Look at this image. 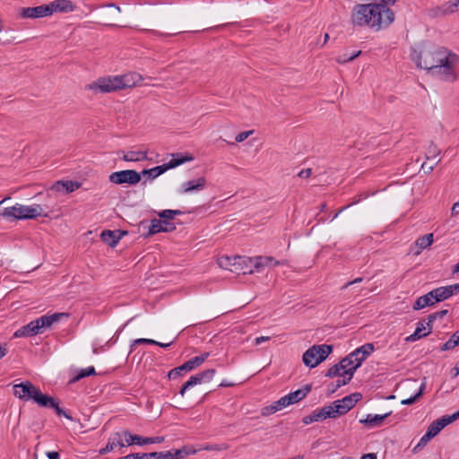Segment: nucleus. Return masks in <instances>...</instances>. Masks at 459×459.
<instances>
[{"label": "nucleus", "mask_w": 459, "mask_h": 459, "mask_svg": "<svg viewBox=\"0 0 459 459\" xmlns=\"http://www.w3.org/2000/svg\"><path fill=\"white\" fill-rule=\"evenodd\" d=\"M446 420L448 425L459 419V410L452 415L443 416Z\"/></svg>", "instance_id": "56"}, {"label": "nucleus", "mask_w": 459, "mask_h": 459, "mask_svg": "<svg viewBox=\"0 0 459 459\" xmlns=\"http://www.w3.org/2000/svg\"><path fill=\"white\" fill-rule=\"evenodd\" d=\"M319 411L321 413V417H322L323 420L327 418H330V419L337 418L334 413V410H333L332 403L328 406H325V407L321 408L319 410Z\"/></svg>", "instance_id": "45"}, {"label": "nucleus", "mask_w": 459, "mask_h": 459, "mask_svg": "<svg viewBox=\"0 0 459 459\" xmlns=\"http://www.w3.org/2000/svg\"><path fill=\"white\" fill-rule=\"evenodd\" d=\"M193 160L194 157L191 154L174 153L172 154L171 160L168 163H164V165L167 168V170H169Z\"/></svg>", "instance_id": "24"}, {"label": "nucleus", "mask_w": 459, "mask_h": 459, "mask_svg": "<svg viewBox=\"0 0 459 459\" xmlns=\"http://www.w3.org/2000/svg\"><path fill=\"white\" fill-rule=\"evenodd\" d=\"M176 230L175 223L169 221H162L158 219H153L151 221V224L149 226V230L146 235L152 236L160 232H172Z\"/></svg>", "instance_id": "14"}, {"label": "nucleus", "mask_w": 459, "mask_h": 459, "mask_svg": "<svg viewBox=\"0 0 459 459\" xmlns=\"http://www.w3.org/2000/svg\"><path fill=\"white\" fill-rule=\"evenodd\" d=\"M207 184V180L204 177H200L197 179L189 180L181 185L180 193L186 194L195 191L203 190Z\"/></svg>", "instance_id": "18"}, {"label": "nucleus", "mask_w": 459, "mask_h": 459, "mask_svg": "<svg viewBox=\"0 0 459 459\" xmlns=\"http://www.w3.org/2000/svg\"><path fill=\"white\" fill-rule=\"evenodd\" d=\"M311 389V385H306L302 388L298 389L294 392H290L282 397L285 400L287 405L289 406L303 400L308 394Z\"/></svg>", "instance_id": "15"}, {"label": "nucleus", "mask_w": 459, "mask_h": 459, "mask_svg": "<svg viewBox=\"0 0 459 459\" xmlns=\"http://www.w3.org/2000/svg\"><path fill=\"white\" fill-rule=\"evenodd\" d=\"M195 450H189L187 447L184 446L180 449H177L175 451H165L162 452L163 455H166L164 459H183L188 455L195 454Z\"/></svg>", "instance_id": "33"}, {"label": "nucleus", "mask_w": 459, "mask_h": 459, "mask_svg": "<svg viewBox=\"0 0 459 459\" xmlns=\"http://www.w3.org/2000/svg\"><path fill=\"white\" fill-rule=\"evenodd\" d=\"M425 330H426V326L424 325V321L419 322L417 324V327H416L414 333L412 334L409 335L408 337H406L405 341L406 342H415L422 337L429 335L431 333L432 329L429 328L428 332H425Z\"/></svg>", "instance_id": "32"}, {"label": "nucleus", "mask_w": 459, "mask_h": 459, "mask_svg": "<svg viewBox=\"0 0 459 459\" xmlns=\"http://www.w3.org/2000/svg\"><path fill=\"white\" fill-rule=\"evenodd\" d=\"M38 391L39 388L29 380L13 385V394L20 400L33 402Z\"/></svg>", "instance_id": "12"}, {"label": "nucleus", "mask_w": 459, "mask_h": 459, "mask_svg": "<svg viewBox=\"0 0 459 459\" xmlns=\"http://www.w3.org/2000/svg\"><path fill=\"white\" fill-rule=\"evenodd\" d=\"M247 261L254 265L256 272H259L260 268L264 266L273 267L282 264L280 261H276L273 256H256L255 258H247Z\"/></svg>", "instance_id": "17"}, {"label": "nucleus", "mask_w": 459, "mask_h": 459, "mask_svg": "<svg viewBox=\"0 0 459 459\" xmlns=\"http://www.w3.org/2000/svg\"><path fill=\"white\" fill-rule=\"evenodd\" d=\"M456 12L455 2H446L443 4L431 9L433 16H443Z\"/></svg>", "instance_id": "27"}, {"label": "nucleus", "mask_w": 459, "mask_h": 459, "mask_svg": "<svg viewBox=\"0 0 459 459\" xmlns=\"http://www.w3.org/2000/svg\"><path fill=\"white\" fill-rule=\"evenodd\" d=\"M332 351V345H313L304 352L302 357L303 363L311 368H315L324 361Z\"/></svg>", "instance_id": "6"}, {"label": "nucleus", "mask_w": 459, "mask_h": 459, "mask_svg": "<svg viewBox=\"0 0 459 459\" xmlns=\"http://www.w3.org/2000/svg\"><path fill=\"white\" fill-rule=\"evenodd\" d=\"M452 296L448 285L438 287L418 298L412 307L414 310H420L426 307L433 306L437 302L444 301Z\"/></svg>", "instance_id": "4"}, {"label": "nucleus", "mask_w": 459, "mask_h": 459, "mask_svg": "<svg viewBox=\"0 0 459 459\" xmlns=\"http://www.w3.org/2000/svg\"><path fill=\"white\" fill-rule=\"evenodd\" d=\"M126 231L123 230H103L100 234L101 240L111 247H115Z\"/></svg>", "instance_id": "16"}, {"label": "nucleus", "mask_w": 459, "mask_h": 459, "mask_svg": "<svg viewBox=\"0 0 459 459\" xmlns=\"http://www.w3.org/2000/svg\"><path fill=\"white\" fill-rule=\"evenodd\" d=\"M108 180L116 185H136L141 181V173L134 169H126L111 173Z\"/></svg>", "instance_id": "8"}, {"label": "nucleus", "mask_w": 459, "mask_h": 459, "mask_svg": "<svg viewBox=\"0 0 459 459\" xmlns=\"http://www.w3.org/2000/svg\"><path fill=\"white\" fill-rule=\"evenodd\" d=\"M218 264L222 268L229 269V270L232 271V269L229 268V266L231 265V264H230V258L228 256H222V257L219 258Z\"/></svg>", "instance_id": "53"}, {"label": "nucleus", "mask_w": 459, "mask_h": 459, "mask_svg": "<svg viewBox=\"0 0 459 459\" xmlns=\"http://www.w3.org/2000/svg\"><path fill=\"white\" fill-rule=\"evenodd\" d=\"M362 398L361 394L353 393L332 403L336 417L346 414Z\"/></svg>", "instance_id": "11"}, {"label": "nucleus", "mask_w": 459, "mask_h": 459, "mask_svg": "<svg viewBox=\"0 0 459 459\" xmlns=\"http://www.w3.org/2000/svg\"><path fill=\"white\" fill-rule=\"evenodd\" d=\"M366 197H367V195H364V194H360V195H359L357 197H355V198H354V200H353L351 204H347V205L343 206L342 208H341V209H340V210H339V211H338V212L333 215V219H335V218H337V217H338V215H339L342 211L346 210L347 208L351 207V205H353V204H358V203H359V202H360L363 198H366Z\"/></svg>", "instance_id": "47"}, {"label": "nucleus", "mask_w": 459, "mask_h": 459, "mask_svg": "<svg viewBox=\"0 0 459 459\" xmlns=\"http://www.w3.org/2000/svg\"><path fill=\"white\" fill-rule=\"evenodd\" d=\"M42 212V208L39 204L31 206L22 205V220H31L39 216Z\"/></svg>", "instance_id": "26"}, {"label": "nucleus", "mask_w": 459, "mask_h": 459, "mask_svg": "<svg viewBox=\"0 0 459 459\" xmlns=\"http://www.w3.org/2000/svg\"><path fill=\"white\" fill-rule=\"evenodd\" d=\"M458 345V341H455L453 339V337L451 336L450 339L446 342L441 347H440V350L442 351H449V350H452L454 349L455 347H456Z\"/></svg>", "instance_id": "51"}, {"label": "nucleus", "mask_w": 459, "mask_h": 459, "mask_svg": "<svg viewBox=\"0 0 459 459\" xmlns=\"http://www.w3.org/2000/svg\"><path fill=\"white\" fill-rule=\"evenodd\" d=\"M435 436L427 429V432L421 437L417 446L413 448V451H416L417 449H420L421 447H424L427 446V444L430 441L431 438H433Z\"/></svg>", "instance_id": "46"}, {"label": "nucleus", "mask_w": 459, "mask_h": 459, "mask_svg": "<svg viewBox=\"0 0 459 459\" xmlns=\"http://www.w3.org/2000/svg\"><path fill=\"white\" fill-rule=\"evenodd\" d=\"M33 403L43 408H52L57 413V402L52 396L43 394L39 389Z\"/></svg>", "instance_id": "21"}, {"label": "nucleus", "mask_w": 459, "mask_h": 459, "mask_svg": "<svg viewBox=\"0 0 459 459\" xmlns=\"http://www.w3.org/2000/svg\"><path fill=\"white\" fill-rule=\"evenodd\" d=\"M391 414V411L386 412L383 415L378 414H368L365 419L359 420V423L368 426L370 428L379 427L384 422V420Z\"/></svg>", "instance_id": "25"}, {"label": "nucleus", "mask_w": 459, "mask_h": 459, "mask_svg": "<svg viewBox=\"0 0 459 459\" xmlns=\"http://www.w3.org/2000/svg\"><path fill=\"white\" fill-rule=\"evenodd\" d=\"M33 403L43 408H52L57 413V402L52 396L43 394L39 389Z\"/></svg>", "instance_id": "22"}, {"label": "nucleus", "mask_w": 459, "mask_h": 459, "mask_svg": "<svg viewBox=\"0 0 459 459\" xmlns=\"http://www.w3.org/2000/svg\"><path fill=\"white\" fill-rule=\"evenodd\" d=\"M362 398L361 394L353 393L332 403L336 417L346 414Z\"/></svg>", "instance_id": "9"}, {"label": "nucleus", "mask_w": 459, "mask_h": 459, "mask_svg": "<svg viewBox=\"0 0 459 459\" xmlns=\"http://www.w3.org/2000/svg\"><path fill=\"white\" fill-rule=\"evenodd\" d=\"M311 173H312L311 169H302L299 173V177L301 178H309L311 176Z\"/></svg>", "instance_id": "59"}, {"label": "nucleus", "mask_w": 459, "mask_h": 459, "mask_svg": "<svg viewBox=\"0 0 459 459\" xmlns=\"http://www.w3.org/2000/svg\"><path fill=\"white\" fill-rule=\"evenodd\" d=\"M37 334H39L38 323L36 322V320H32L27 325L20 327L17 331H15V333H13V337H31Z\"/></svg>", "instance_id": "20"}, {"label": "nucleus", "mask_w": 459, "mask_h": 459, "mask_svg": "<svg viewBox=\"0 0 459 459\" xmlns=\"http://www.w3.org/2000/svg\"><path fill=\"white\" fill-rule=\"evenodd\" d=\"M352 377H351L350 375H348V377L347 378H343V379H338L336 381V384L335 385L333 386V389H329V392L330 393H334L338 388L347 385L351 380Z\"/></svg>", "instance_id": "52"}, {"label": "nucleus", "mask_w": 459, "mask_h": 459, "mask_svg": "<svg viewBox=\"0 0 459 459\" xmlns=\"http://www.w3.org/2000/svg\"><path fill=\"white\" fill-rule=\"evenodd\" d=\"M321 420H323V419L321 417V413H320L319 410L313 411L309 415L305 416L302 419V422L305 425H308V424H311L313 422L321 421Z\"/></svg>", "instance_id": "40"}, {"label": "nucleus", "mask_w": 459, "mask_h": 459, "mask_svg": "<svg viewBox=\"0 0 459 459\" xmlns=\"http://www.w3.org/2000/svg\"><path fill=\"white\" fill-rule=\"evenodd\" d=\"M448 286H449V289H450L453 296L459 292V282L452 284V285H448Z\"/></svg>", "instance_id": "62"}, {"label": "nucleus", "mask_w": 459, "mask_h": 459, "mask_svg": "<svg viewBox=\"0 0 459 459\" xmlns=\"http://www.w3.org/2000/svg\"><path fill=\"white\" fill-rule=\"evenodd\" d=\"M64 416L67 420L75 422V420L72 416V413L70 411H65L59 407V417Z\"/></svg>", "instance_id": "58"}, {"label": "nucleus", "mask_w": 459, "mask_h": 459, "mask_svg": "<svg viewBox=\"0 0 459 459\" xmlns=\"http://www.w3.org/2000/svg\"><path fill=\"white\" fill-rule=\"evenodd\" d=\"M215 373L216 370L214 368H209L200 372V374L202 375L203 383L210 382L213 376L215 375Z\"/></svg>", "instance_id": "48"}, {"label": "nucleus", "mask_w": 459, "mask_h": 459, "mask_svg": "<svg viewBox=\"0 0 459 459\" xmlns=\"http://www.w3.org/2000/svg\"><path fill=\"white\" fill-rule=\"evenodd\" d=\"M448 286H449V289H450L453 296L459 292V282L452 284V285H448Z\"/></svg>", "instance_id": "63"}, {"label": "nucleus", "mask_w": 459, "mask_h": 459, "mask_svg": "<svg viewBox=\"0 0 459 459\" xmlns=\"http://www.w3.org/2000/svg\"><path fill=\"white\" fill-rule=\"evenodd\" d=\"M122 159L125 161H141L147 160V152H127L126 153H124Z\"/></svg>", "instance_id": "34"}, {"label": "nucleus", "mask_w": 459, "mask_h": 459, "mask_svg": "<svg viewBox=\"0 0 459 459\" xmlns=\"http://www.w3.org/2000/svg\"><path fill=\"white\" fill-rule=\"evenodd\" d=\"M360 459H377V455L374 453L365 454Z\"/></svg>", "instance_id": "64"}, {"label": "nucleus", "mask_w": 459, "mask_h": 459, "mask_svg": "<svg viewBox=\"0 0 459 459\" xmlns=\"http://www.w3.org/2000/svg\"><path fill=\"white\" fill-rule=\"evenodd\" d=\"M148 444H160L163 442L164 437H148Z\"/></svg>", "instance_id": "60"}, {"label": "nucleus", "mask_w": 459, "mask_h": 459, "mask_svg": "<svg viewBox=\"0 0 459 459\" xmlns=\"http://www.w3.org/2000/svg\"><path fill=\"white\" fill-rule=\"evenodd\" d=\"M124 437H125V442L126 443V446H132V445H138V446H143L148 445V437H142L139 435L131 434L130 431L124 429Z\"/></svg>", "instance_id": "28"}, {"label": "nucleus", "mask_w": 459, "mask_h": 459, "mask_svg": "<svg viewBox=\"0 0 459 459\" xmlns=\"http://www.w3.org/2000/svg\"><path fill=\"white\" fill-rule=\"evenodd\" d=\"M425 387H426L425 383H422L420 387V389H419V391H418V393L415 395L411 396V397H409L407 399L403 400L402 401V404H403V405H411V404L414 403L420 397H421V395L423 394V391H424Z\"/></svg>", "instance_id": "44"}, {"label": "nucleus", "mask_w": 459, "mask_h": 459, "mask_svg": "<svg viewBox=\"0 0 459 459\" xmlns=\"http://www.w3.org/2000/svg\"><path fill=\"white\" fill-rule=\"evenodd\" d=\"M165 456L162 452L135 453L117 459H164Z\"/></svg>", "instance_id": "30"}, {"label": "nucleus", "mask_w": 459, "mask_h": 459, "mask_svg": "<svg viewBox=\"0 0 459 459\" xmlns=\"http://www.w3.org/2000/svg\"><path fill=\"white\" fill-rule=\"evenodd\" d=\"M286 407H288V405L283 397H281L278 401L273 402L272 404L264 407L261 411V414L263 416H269Z\"/></svg>", "instance_id": "29"}, {"label": "nucleus", "mask_w": 459, "mask_h": 459, "mask_svg": "<svg viewBox=\"0 0 459 459\" xmlns=\"http://www.w3.org/2000/svg\"><path fill=\"white\" fill-rule=\"evenodd\" d=\"M394 20V12L385 4H378V3L358 4L351 12L353 25L368 26L375 30L388 27Z\"/></svg>", "instance_id": "2"}, {"label": "nucleus", "mask_w": 459, "mask_h": 459, "mask_svg": "<svg viewBox=\"0 0 459 459\" xmlns=\"http://www.w3.org/2000/svg\"><path fill=\"white\" fill-rule=\"evenodd\" d=\"M448 313V310L447 309H443V310H440V311H437V312H435V313H432L430 314L429 316H428V322H427V326L430 329H432V324L433 322L437 319V318H442L444 317L445 316H446Z\"/></svg>", "instance_id": "42"}, {"label": "nucleus", "mask_w": 459, "mask_h": 459, "mask_svg": "<svg viewBox=\"0 0 459 459\" xmlns=\"http://www.w3.org/2000/svg\"><path fill=\"white\" fill-rule=\"evenodd\" d=\"M446 420L448 425L459 419V410L452 415L443 416Z\"/></svg>", "instance_id": "57"}, {"label": "nucleus", "mask_w": 459, "mask_h": 459, "mask_svg": "<svg viewBox=\"0 0 459 459\" xmlns=\"http://www.w3.org/2000/svg\"><path fill=\"white\" fill-rule=\"evenodd\" d=\"M448 425L446 420L441 417L434 420L428 428V429L436 437L445 427Z\"/></svg>", "instance_id": "37"}, {"label": "nucleus", "mask_w": 459, "mask_h": 459, "mask_svg": "<svg viewBox=\"0 0 459 459\" xmlns=\"http://www.w3.org/2000/svg\"><path fill=\"white\" fill-rule=\"evenodd\" d=\"M361 54V50L352 52L351 55L344 53L342 55H340L336 57V61L339 64H345L348 62H351L354 60L356 57H358Z\"/></svg>", "instance_id": "41"}, {"label": "nucleus", "mask_w": 459, "mask_h": 459, "mask_svg": "<svg viewBox=\"0 0 459 459\" xmlns=\"http://www.w3.org/2000/svg\"><path fill=\"white\" fill-rule=\"evenodd\" d=\"M253 130H250V131H244V132H241L239 133L238 134H237L236 138H235V141L237 143H242L243 141H245L250 134H253Z\"/></svg>", "instance_id": "54"}, {"label": "nucleus", "mask_w": 459, "mask_h": 459, "mask_svg": "<svg viewBox=\"0 0 459 459\" xmlns=\"http://www.w3.org/2000/svg\"><path fill=\"white\" fill-rule=\"evenodd\" d=\"M375 347L373 343H366L347 355L344 359L349 368L344 371L346 375L353 377L354 372L359 368L364 360L374 351Z\"/></svg>", "instance_id": "5"}, {"label": "nucleus", "mask_w": 459, "mask_h": 459, "mask_svg": "<svg viewBox=\"0 0 459 459\" xmlns=\"http://www.w3.org/2000/svg\"><path fill=\"white\" fill-rule=\"evenodd\" d=\"M190 378L194 381V384L199 385L203 383L202 375L200 373L191 376Z\"/></svg>", "instance_id": "61"}, {"label": "nucleus", "mask_w": 459, "mask_h": 459, "mask_svg": "<svg viewBox=\"0 0 459 459\" xmlns=\"http://www.w3.org/2000/svg\"><path fill=\"white\" fill-rule=\"evenodd\" d=\"M38 323L39 333H43L46 330L49 329L54 323L57 322V312L51 315H44L35 319Z\"/></svg>", "instance_id": "23"}, {"label": "nucleus", "mask_w": 459, "mask_h": 459, "mask_svg": "<svg viewBox=\"0 0 459 459\" xmlns=\"http://www.w3.org/2000/svg\"><path fill=\"white\" fill-rule=\"evenodd\" d=\"M76 9V5H74L70 0H59V13H69L73 12Z\"/></svg>", "instance_id": "43"}, {"label": "nucleus", "mask_w": 459, "mask_h": 459, "mask_svg": "<svg viewBox=\"0 0 459 459\" xmlns=\"http://www.w3.org/2000/svg\"><path fill=\"white\" fill-rule=\"evenodd\" d=\"M159 217L160 219H163L162 221H169L173 220L176 216V212H172V210H163L159 212Z\"/></svg>", "instance_id": "49"}, {"label": "nucleus", "mask_w": 459, "mask_h": 459, "mask_svg": "<svg viewBox=\"0 0 459 459\" xmlns=\"http://www.w3.org/2000/svg\"><path fill=\"white\" fill-rule=\"evenodd\" d=\"M349 368V366L346 365V360L344 358L337 364L332 366L326 372L325 377H333L337 376L346 375L344 373L345 370Z\"/></svg>", "instance_id": "31"}, {"label": "nucleus", "mask_w": 459, "mask_h": 459, "mask_svg": "<svg viewBox=\"0 0 459 459\" xmlns=\"http://www.w3.org/2000/svg\"><path fill=\"white\" fill-rule=\"evenodd\" d=\"M126 446V443L125 442L124 430H121L112 434L109 437L106 446L100 450V454L105 455L107 453L114 451L116 448H118L120 454H123L124 451L122 449Z\"/></svg>", "instance_id": "13"}, {"label": "nucleus", "mask_w": 459, "mask_h": 459, "mask_svg": "<svg viewBox=\"0 0 459 459\" xmlns=\"http://www.w3.org/2000/svg\"><path fill=\"white\" fill-rule=\"evenodd\" d=\"M197 367H198L197 363L195 362V359L192 358L191 359L186 361L181 366L177 367V368L171 369L168 373V377L169 379H176L177 377H178L180 376H183L186 372L191 371V370L195 369Z\"/></svg>", "instance_id": "19"}, {"label": "nucleus", "mask_w": 459, "mask_h": 459, "mask_svg": "<svg viewBox=\"0 0 459 459\" xmlns=\"http://www.w3.org/2000/svg\"><path fill=\"white\" fill-rule=\"evenodd\" d=\"M167 171V168L164 164L149 169H143L141 172V176H148V178L154 179L160 175L165 173Z\"/></svg>", "instance_id": "35"}, {"label": "nucleus", "mask_w": 459, "mask_h": 459, "mask_svg": "<svg viewBox=\"0 0 459 459\" xmlns=\"http://www.w3.org/2000/svg\"><path fill=\"white\" fill-rule=\"evenodd\" d=\"M56 12H57V0H54L48 4L22 7L19 9V15L23 19H38L51 16Z\"/></svg>", "instance_id": "7"}, {"label": "nucleus", "mask_w": 459, "mask_h": 459, "mask_svg": "<svg viewBox=\"0 0 459 459\" xmlns=\"http://www.w3.org/2000/svg\"><path fill=\"white\" fill-rule=\"evenodd\" d=\"M141 80V74L137 73H129L124 75L100 78L96 82L89 85V88L98 90L100 92H111L125 88H131L136 85Z\"/></svg>", "instance_id": "3"}, {"label": "nucleus", "mask_w": 459, "mask_h": 459, "mask_svg": "<svg viewBox=\"0 0 459 459\" xmlns=\"http://www.w3.org/2000/svg\"><path fill=\"white\" fill-rule=\"evenodd\" d=\"M210 356L209 352H204L201 354L200 356L194 357L195 362L197 363L198 367L201 366Z\"/></svg>", "instance_id": "55"}, {"label": "nucleus", "mask_w": 459, "mask_h": 459, "mask_svg": "<svg viewBox=\"0 0 459 459\" xmlns=\"http://www.w3.org/2000/svg\"><path fill=\"white\" fill-rule=\"evenodd\" d=\"M59 186H61L66 194L73 193L82 186V183L74 180H59Z\"/></svg>", "instance_id": "38"}, {"label": "nucleus", "mask_w": 459, "mask_h": 459, "mask_svg": "<svg viewBox=\"0 0 459 459\" xmlns=\"http://www.w3.org/2000/svg\"><path fill=\"white\" fill-rule=\"evenodd\" d=\"M156 343H157V341L152 340V339L139 338V339H135V340L133 341V342L131 344V350L133 349V347H134L135 345H138V344H151V345H153V344H156Z\"/></svg>", "instance_id": "50"}, {"label": "nucleus", "mask_w": 459, "mask_h": 459, "mask_svg": "<svg viewBox=\"0 0 459 459\" xmlns=\"http://www.w3.org/2000/svg\"><path fill=\"white\" fill-rule=\"evenodd\" d=\"M362 398L361 394L353 393L332 403L336 417L346 414Z\"/></svg>", "instance_id": "10"}, {"label": "nucleus", "mask_w": 459, "mask_h": 459, "mask_svg": "<svg viewBox=\"0 0 459 459\" xmlns=\"http://www.w3.org/2000/svg\"><path fill=\"white\" fill-rule=\"evenodd\" d=\"M96 375V371L93 366L88 367L86 368H82L76 376L73 377L68 384H74L86 377H91Z\"/></svg>", "instance_id": "36"}, {"label": "nucleus", "mask_w": 459, "mask_h": 459, "mask_svg": "<svg viewBox=\"0 0 459 459\" xmlns=\"http://www.w3.org/2000/svg\"><path fill=\"white\" fill-rule=\"evenodd\" d=\"M411 57L417 67L427 70L432 76L449 82L457 79L455 65L459 56L445 47L431 45L420 51L412 49Z\"/></svg>", "instance_id": "1"}, {"label": "nucleus", "mask_w": 459, "mask_h": 459, "mask_svg": "<svg viewBox=\"0 0 459 459\" xmlns=\"http://www.w3.org/2000/svg\"><path fill=\"white\" fill-rule=\"evenodd\" d=\"M433 243V233H429L417 238L415 244L420 249H425Z\"/></svg>", "instance_id": "39"}]
</instances>
